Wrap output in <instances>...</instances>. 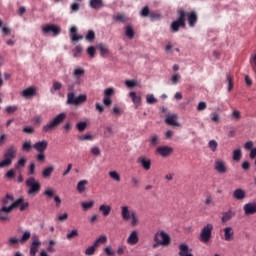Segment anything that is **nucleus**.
I'll return each instance as SVG.
<instances>
[{"label": "nucleus", "instance_id": "obj_1", "mask_svg": "<svg viewBox=\"0 0 256 256\" xmlns=\"http://www.w3.org/2000/svg\"><path fill=\"white\" fill-rule=\"evenodd\" d=\"M19 239H20L21 245H25V243H27V241L31 239L32 243L30 245L29 255L30 256L37 255V252L39 251V247H41V240L39 239V236L37 234H33L31 236V231L25 230Z\"/></svg>", "mask_w": 256, "mask_h": 256}, {"label": "nucleus", "instance_id": "obj_2", "mask_svg": "<svg viewBox=\"0 0 256 256\" xmlns=\"http://www.w3.org/2000/svg\"><path fill=\"white\" fill-rule=\"evenodd\" d=\"M65 119H67V113H59L42 127V133H53V131H56L62 125Z\"/></svg>", "mask_w": 256, "mask_h": 256}, {"label": "nucleus", "instance_id": "obj_3", "mask_svg": "<svg viewBox=\"0 0 256 256\" xmlns=\"http://www.w3.org/2000/svg\"><path fill=\"white\" fill-rule=\"evenodd\" d=\"M17 157V146L10 145L4 152V159L0 161V169L11 167L13 160Z\"/></svg>", "mask_w": 256, "mask_h": 256}, {"label": "nucleus", "instance_id": "obj_4", "mask_svg": "<svg viewBox=\"0 0 256 256\" xmlns=\"http://www.w3.org/2000/svg\"><path fill=\"white\" fill-rule=\"evenodd\" d=\"M153 241L155 242L152 246L153 249H157L160 245L162 247H167L171 245V236L167 232L159 230L154 234Z\"/></svg>", "mask_w": 256, "mask_h": 256}, {"label": "nucleus", "instance_id": "obj_5", "mask_svg": "<svg viewBox=\"0 0 256 256\" xmlns=\"http://www.w3.org/2000/svg\"><path fill=\"white\" fill-rule=\"evenodd\" d=\"M177 14L179 15L178 18L170 25L172 33H178L180 27H182V29L187 27V24L185 23V10L179 9Z\"/></svg>", "mask_w": 256, "mask_h": 256}, {"label": "nucleus", "instance_id": "obj_6", "mask_svg": "<svg viewBox=\"0 0 256 256\" xmlns=\"http://www.w3.org/2000/svg\"><path fill=\"white\" fill-rule=\"evenodd\" d=\"M26 187H28L27 193L35 197V195L41 191V182L35 179V177H30L26 180Z\"/></svg>", "mask_w": 256, "mask_h": 256}, {"label": "nucleus", "instance_id": "obj_7", "mask_svg": "<svg viewBox=\"0 0 256 256\" xmlns=\"http://www.w3.org/2000/svg\"><path fill=\"white\" fill-rule=\"evenodd\" d=\"M213 224L208 223L205 226L202 227L200 231V241L202 243H209L211 241V238L213 237Z\"/></svg>", "mask_w": 256, "mask_h": 256}, {"label": "nucleus", "instance_id": "obj_8", "mask_svg": "<svg viewBox=\"0 0 256 256\" xmlns=\"http://www.w3.org/2000/svg\"><path fill=\"white\" fill-rule=\"evenodd\" d=\"M15 206H17V203H11L9 206H2L0 208V221L2 223L11 221L10 213L15 209Z\"/></svg>", "mask_w": 256, "mask_h": 256}, {"label": "nucleus", "instance_id": "obj_9", "mask_svg": "<svg viewBox=\"0 0 256 256\" xmlns=\"http://www.w3.org/2000/svg\"><path fill=\"white\" fill-rule=\"evenodd\" d=\"M85 101H87V95L85 94H80L79 96H75L73 92H70L67 95L68 105H75L77 107L79 105H83Z\"/></svg>", "mask_w": 256, "mask_h": 256}, {"label": "nucleus", "instance_id": "obj_10", "mask_svg": "<svg viewBox=\"0 0 256 256\" xmlns=\"http://www.w3.org/2000/svg\"><path fill=\"white\" fill-rule=\"evenodd\" d=\"M42 33L44 35H49V33H52L54 37H57V35L61 34V27L55 24H47L46 26L42 27Z\"/></svg>", "mask_w": 256, "mask_h": 256}, {"label": "nucleus", "instance_id": "obj_11", "mask_svg": "<svg viewBox=\"0 0 256 256\" xmlns=\"http://www.w3.org/2000/svg\"><path fill=\"white\" fill-rule=\"evenodd\" d=\"M214 169L220 175H225L229 168H227V163L223 159H216L214 162Z\"/></svg>", "mask_w": 256, "mask_h": 256}, {"label": "nucleus", "instance_id": "obj_12", "mask_svg": "<svg viewBox=\"0 0 256 256\" xmlns=\"http://www.w3.org/2000/svg\"><path fill=\"white\" fill-rule=\"evenodd\" d=\"M113 95H115V88L109 87L104 90L103 104L106 107H111V104L113 103L111 97H113Z\"/></svg>", "mask_w": 256, "mask_h": 256}, {"label": "nucleus", "instance_id": "obj_13", "mask_svg": "<svg viewBox=\"0 0 256 256\" xmlns=\"http://www.w3.org/2000/svg\"><path fill=\"white\" fill-rule=\"evenodd\" d=\"M128 245L134 246L139 243V230H132L126 239Z\"/></svg>", "mask_w": 256, "mask_h": 256}, {"label": "nucleus", "instance_id": "obj_14", "mask_svg": "<svg viewBox=\"0 0 256 256\" xmlns=\"http://www.w3.org/2000/svg\"><path fill=\"white\" fill-rule=\"evenodd\" d=\"M185 17H187L189 27H195L199 21V17L195 11L185 12Z\"/></svg>", "mask_w": 256, "mask_h": 256}, {"label": "nucleus", "instance_id": "obj_15", "mask_svg": "<svg viewBox=\"0 0 256 256\" xmlns=\"http://www.w3.org/2000/svg\"><path fill=\"white\" fill-rule=\"evenodd\" d=\"M6 245L9 249H19V245H21V240L17 238V236H10L6 240Z\"/></svg>", "mask_w": 256, "mask_h": 256}, {"label": "nucleus", "instance_id": "obj_16", "mask_svg": "<svg viewBox=\"0 0 256 256\" xmlns=\"http://www.w3.org/2000/svg\"><path fill=\"white\" fill-rule=\"evenodd\" d=\"M21 95L24 99H31L32 97H35V95H37V87L30 86V87L24 89L21 92Z\"/></svg>", "mask_w": 256, "mask_h": 256}, {"label": "nucleus", "instance_id": "obj_17", "mask_svg": "<svg viewBox=\"0 0 256 256\" xmlns=\"http://www.w3.org/2000/svg\"><path fill=\"white\" fill-rule=\"evenodd\" d=\"M137 163L138 165H141L145 171H149V169H151V159H149L147 156L138 157Z\"/></svg>", "mask_w": 256, "mask_h": 256}, {"label": "nucleus", "instance_id": "obj_18", "mask_svg": "<svg viewBox=\"0 0 256 256\" xmlns=\"http://www.w3.org/2000/svg\"><path fill=\"white\" fill-rule=\"evenodd\" d=\"M48 146L49 142H47V140H42L34 143L32 147L37 151V153H45Z\"/></svg>", "mask_w": 256, "mask_h": 256}, {"label": "nucleus", "instance_id": "obj_19", "mask_svg": "<svg viewBox=\"0 0 256 256\" xmlns=\"http://www.w3.org/2000/svg\"><path fill=\"white\" fill-rule=\"evenodd\" d=\"M178 249H179V252H178L179 256H193V253H192L193 249H191L189 245L185 243L180 244Z\"/></svg>", "mask_w": 256, "mask_h": 256}, {"label": "nucleus", "instance_id": "obj_20", "mask_svg": "<svg viewBox=\"0 0 256 256\" xmlns=\"http://www.w3.org/2000/svg\"><path fill=\"white\" fill-rule=\"evenodd\" d=\"M244 215H255L256 202H248L243 206Z\"/></svg>", "mask_w": 256, "mask_h": 256}, {"label": "nucleus", "instance_id": "obj_21", "mask_svg": "<svg viewBox=\"0 0 256 256\" xmlns=\"http://www.w3.org/2000/svg\"><path fill=\"white\" fill-rule=\"evenodd\" d=\"M224 240L229 242V241H234L235 240V230H233V227L228 226L224 228Z\"/></svg>", "mask_w": 256, "mask_h": 256}, {"label": "nucleus", "instance_id": "obj_22", "mask_svg": "<svg viewBox=\"0 0 256 256\" xmlns=\"http://www.w3.org/2000/svg\"><path fill=\"white\" fill-rule=\"evenodd\" d=\"M12 203H16L15 209H17V207H19V211H27V209H29V203L27 201H25V198H23V197L16 199Z\"/></svg>", "mask_w": 256, "mask_h": 256}, {"label": "nucleus", "instance_id": "obj_23", "mask_svg": "<svg viewBox=\"0 0 256 256\" xmlns=\"http://www.w3.org/2000/svg\"><path fill=\"white\" fill-rule=\"evenodd\" d=\"M156 151L161 155V157H169V155L173 153V148L170 146H160Z\"/></svg>", "mask_w": 256, "mask_h": 256}, {"label": "nucleus", "instance_id": "obj_24", "mask_svg": "<svg viewBox=\"0 0 256 256\" xmlns=\"http://www.w3.org/2000/svg\"><path fill=\"white\" fill-rule=\"evenodd\" d=\"M234 199H237V201H243L245 197H247V193L242 188H237L233 192Z\"/></svg>", "mask_w": 256, "mask_h": 256}, {"label": "nucleus", "instance_id": "obj_25", "mask_svg": "<svg viewBox=\"0 0 256 256\" xmlns=\"http://www.w3.org/2000/svg\"><path fill=\"white\" fill-rule=\"evenodd\" d=\"M111 205H107V204H101L98 208L99 212L103 215V217H109V215L111 214Z\"/></svg>", "mask_w": 256, "mask_h": 256}, {"label": "nucleus", "instance_id": "obj_26", "mask_svg": "<svg viewBox=\"0 0 256 256\" xmlns=\"http://www.w3.org/2000/svg\"><path fill=\"white\" fill-rule=\"evenodd\" d=\"M89 7H91V9H96L97 11H99V9H103V7H105V4L103 3V0H90Z\"/></svg>", "mask_w": 256, "mask_h": 256}, {"label": "nucleus", "instance_id": "obj_27", "mask_svg": "<svg viewBox=\"0 0 256 256\" xmlns=\"http://www.w3.org/2000/svg\"><path fill=\"white\" fill-rule=\"evenodd\" d=\"M121 217L124 221L131 220V210H129V206H122L121 207Z\"/></svg>", "mask_w": 256, "mask_h": 256}, {"label": "nucleus", "instance_id": "obj_28", "mask_svg": "<svg viewBox=\"0 0 256 256\" xmlns=\"http://www.w3.org/2000/svg\"><path fill=\"white\" fill-rule=\"evenodd\" d=\"M165 123H167V125H172V127H179V123L177 122V115L175 114L166 117Z\"/></svg>", "mask_w": 256, "mask_h": 256}, {"label": "nucleus", "instance_id": "obj_29", "mask_svg": "<svg viewBox=\"0 0 256 256\" xmlns=\"http://www.w3.org/2000/svg\"><path fill=\"white\" fill-rule=\"evenodd\" d=\"M2 207H7V205L14 203L15 197L11 194H6L5 197L1 198Z\"/></svg>", "mask_w": 256, "mask_h": 256}, {"label": "nucleus", "instance_id": "obj_30", "mask_svg": "<svg viewBox=\"0 0 256 256\" xmlns=\"http://www.w3.org/2000/svg\"><path fill=\"white\" fill-rule=\"evenodd\" d=\"M70 37H71V41H80V39H83V36L77 34V28L75 26H72L70 28Z\"/></svg>", "mask_w": 256, "mask_h": 256}, {"label": "nucleus", "instance_id": "obj_31", "mask_svg": "<svg viewBox=\"0 0 256 256\" xmlns=\"http://www.w3.org/2000/svg\"><path fill=\"white\" fill-rule=\"evenodd\" d=\"M53 171H55V166L51 165V166L46 167L42 171V177L44 179H49V177H51V175H53Z\"/></svg>", "mask_w": 256, "mask_h": 256}, {"label": "nucleus", "instance_id": "obj_32", "mask_svg": "<svg viewBox=\"0 0 256 256\" xmlns=\"http://www.w3.org/2000/svg\"><path fill=\"white\" fill-rule=\"evenodd\" d=\"M88 183H89V181H87V180L79 181L77 184L78 193H85Z\"/></svg>", "mask_w": 256, "mask_h": 256}, {"label": "nucleus", "instance_id": "obj_33", "mask_svg": "<svg viewBox=\"0 0 256 256\" xmlns=\"http://www.w3.org/2000/svg\"><path fill=\"white\" fill-rule=\"evenodd\" d=\"M235 217V213L231 210H228L227 212H224L222 214V223H227V221H231Z\"/></svg>", "mask_w": 256, "mask_h": 256}, {"label": "nucleus", "instance_id": "obj_34", "mask_svg": "<svg viewBox=\"0 0 256 256\" xmlns=\"http://www.w3.org/2000/svg\"><path fill=\"white\" fill-rule=\"evenodd\" d=\"M130 223L132 227H137V225H139V217L135 211L130 212Z\"/></svg>", "mask_w": 256, "mask_h": 256}, {"label": "nucleus", "instance_id": "obj_35", "mask_svg": "<svg viewBox=\"0 0 256 256\" xmlns=\"http://www.w3.org/2000/svg\"><path fill=\"white\" fill-rule=\"evenodd\" d=\"M107 243V235L102 234L94 241V247H99V245H105Z\"/></svg>", "mask_w": 256, "mask_h": 256}, {"label": "nucleus", "instance_id": "obj_36", "mask_svg": "<svg viewBox=\"0 0 256 256\" xmlns=\"http://www.w3.org/2000/svg\"><path fill=\"white\" fill-rule=\"evenodd\" d=\"M69 219V214L67 212H64L62 214H58L56 217H55V221L57 223H65V221H67Z\"/></svg>", "mask_w": 256, "mask_h": 256}, {"label": "nucleus", "instance_id": "obj_37", "mask_svg": "<svg viewBox=\"0 0 256 256\" xmlns=\"http://www.w3.org/2000/svg\"><path fill=\"white\" fill-rule=\"evenodd\" d=\"M130 97L135 107H139L141 105V96H138L135 92H130Z\"/></svg>", "mask_w": 256, "mask_h": 256}, {"label": "nucleus", "instance_id": "obj_38", "mask_svg": "<svg viewBox=\"0 0 256 256\" xmlns=\"http://www.w3.org/2000/svg\"><path fill=\"white\" fill-rule=\"evenodd\" d=\"M26 163H27V158L21 157V158L17 161V163L15 164L14 167H15V169H17V170H20V169H23V167H25Z\"/></svg>", "mask_w": 256, "mask_h": 256}, {"label": "nucleus", "instance_id": "obj_39", "mask_svg": "<svg viewBox=\"0 0 256 256\" xmlns=\"http://www.w3.org/2000/svg\"><path fill=\"white\" fill-rule=\"evenodd\" d=\"M97 49L100 51V55H102V57H105V55H109V48H107V46H105L104 44H98Z\"/></svg>", "mask_w": 256, "mask_h": 256}, {"label": "nucleus", "instance_id": "obj_40", "mask_svg": "<svg viewBox=\"0 0 256 256\" xmlns=\"http://www.w3.org/2000/svg\"><path fill=\"white\" fill-rule=\"evenodd\" d=\"M73 75L75 77V79H81V77H83L85 75V69L79 67L76 68L73 72Z\"/></svg>", "mask_w": 256, "mask_h": 256}, {"label": "nucleus", "instance_id": "obj_41", "mask_svg": "<svg viewBox=\"0 0 256 256\" xmlns=\"http://www.w3.org/2000/svg\"><path fill=\"white\" fill-rule=\"evenodd\" d=\"M95 206V201L90 200L89 202H82L81 207L84 209V211H89V209H93Z\"/></svg>", "mask_w": 256, "mask_h": 256}, {"label": "nucleus", "instance_id": "obj_42", "mask_svg": "<svg viewBox=\"0 0 256 256\" xmlns=\"http://www.w3.org/2000/svg\"><path fill=\"white\" fill-rule=\"evenodd\" d=\"M126 37H128V39H133V37H135V30H133V26H126Z\"/></svg>", "mask_w": 256, "mask_h": 256}, {"label": "nucleus", "instance_id": "obj_43", "mask_svg": "<svg viewBox=\"0 0 256 256\" xmlns=\"http://www.w3.org/2000/svg\"><path fill=\"white\" fill-rule=\"evenodd\" d=\"M61 87H63L61 82H53L52 88L50 89V93H52V95H55V92L60 91Z\"/></svg>", "mask_w": 256, "mask_h": 256}, {"label": "nucleus", "instance_id": "obj_44", "mask_svg": "<svg viewBox=\"0 0 256 256\" xmlns=\"http://www.w3.org/2000/svg\"><path fill=\"white\" fill-rule=\"evenodd\" d=\"M109 177L110 179H113V181H116L117 183L121 181V175H119V173L115 170L109 172Z\"/></svg>", "mask_w": 256, "mask_h": 256}, {"label": "nucleus", "instance_id": "obj_45", "mask_svg": "<svg viewBox=\"0 0 256 256\" xmlns=\"http://www.w3.org/2000/svg\"><path fill=\"white\" fill-rule=\"evenodd\" d=\"M146 103H148V105H155V103H157V98H155V95L153 94H147Z\"/></svg>", "mask_w": 256, "mask_h": 256}, {"label": "nucleus", "instance_id": "obj_46", "mask_svg": "<svg viewBox=\"0 0 256 256\" xmlns=\"http://www.w3.org/2000/svg\"><path fill=\"white\" fill-rule=\"evenodd\" d=\"M95 251H97V246H95V244H93L92 246H89V247L85 250V255H87V256H93V255H95Z\"/></svg>", "mask_w": 256, "mask_h": 256}, {"label": "nucleus", "instance_id": "obj_47", "mask_svg": "<svg viewBox=\"0 0 256 256\" xmlns=\"http://www.w3.org/2000/svg\"><path fill=\"white\" fill-rule=\"evenodd\" d=\"M208 147L213 153H215V151H217V147H219V143H217L215 140H210L208 142Z\"/></svg>", "mask_w": 256, "mask_h": 256}, {"label": "nucleus", "instance_id": "obj_48", "mask_svg": "<svg viewBox=\"0 0 256 256\" xmlns=\"http://www.w3.org/2000/svg\"><path fill=\"white\" fill-rule=\"evenodd\" d=\"M113 19L118 23H125V21H127V16H125V14H117Z\"/></svg>", "mask_w": 256, "mask_h": 256}, {"label": "nucleus", "instance_id": "obj_49", "mask_svg": "<svg viewBox=\"0 0 256 256\" xmlns=\"http://www.w3.org/2000/svg\"><path fill=\"white\" fill-rule=\"evenodd\" d=\"M241 157H243V154L241 153V149H236L233 151L234 161H241Z\"/></svg>", "mask_w": 256, "mask_h": 256}, {"label": "nucleus", "instance_id": "obj_50", "mask_svg": "<svg viewBox=\"0 0 256 256\" xmlns=\"http://www.w3.org/2000/svg\"><path fill=\"white\" fill-rule=\"evenodd\" d=\"M75 237H79V231L77 229L72 230L70 233L66 235V239L71 240Z\"/></svg>", "mask_w": 256, "mask_h": 256}, {"label": "nucleus", "instance_id": "obj_51", "mask_svg": "<svg viewBox=\"0 0 256 256\" xmlns=\"http://www.w3.org/2000/svg\"><path fill=\"white\" fill-rule=\"evenodd\" d=\"M170 81L172 83V85H177V83H179V81H181V75L179 74H174L171 76Z\"/></svg>", "mask_w": 256, "mask_h": 256}, {"label": "nucleus", "instance_id": "obj_52", "mask_svg": "<svg viewBox=\"0 0 256 256\" xmlns=\"http://www.w3.org/2000/svg\"><path fill=\"white\" fill-rule=\"evenodd\" d=\"M76 128L80 133H83V131L87 129V122H78Z\"/></svg>", "mask_w": 256, "mask_h": 256}, {"label": "nucleus", "instance_id": "obj_53", "mask_svg": "<svg viewBox=\"0 0 256 256\" xmlns=\"http://www.w3.org/2000/svg\"><path fill=\"white\" fill-rule=\"evenodd\" d=\"M44 195L49 199H52V197H55V190L52 188H48L44 191Z\"/></svg>", "mask_w": 256, "mask_h": 256}, {"label": "nucleus", "instance_id": "obj_54", "mask_svg": "<svg viewBox=\"0 0 256 256\" xmlns=\"http://www.w3.org/2000/svg\"><path fill=\"white\" fill-rule=\"evenodd\" d=\"M159 142H160L159 136L157 134L152 135L150 139V145H153L155 147V145H159Z\"/></svg>", "mask_w": 256, "mask_h": 256}, {"label": "nucleus", "instance_id": "obj_55", "mask_svg": "<svg viewBox=\"0 0 256 256\" xmlns=\"http://www.w3.org/2000/svg\"><path fill=\"white\" fill-rule=\"evenodd\" d=\"M32 147L33 146L31 145V141H26L22 145V151H26L28 153L29 151H31Z\"/></svg>", "mask_w": 256, "mask_h": 256}, {"label": "nucleus", "instance_id": "obj_56", "mask_svg": "<svg viewBox=\"0 0 256 256\" xmlns=\"http://www.w3.org/2000/svg\"><path fill=\"white\" fill-rule=\"evenodd\" d=\"M211 121L213 123H219V121H221V116L217 112H214L211 114Z\"/></svg>", "mask_w": 256, "mask_h": 256}, {"label": "nucleus", "instance_id": "obj_57", "mask_svg": "<svg viewBox=\"0 0 256 256\" xmlns=\"http://www.w3.org/2000/svg\"><path fill=\"white\" fill-rule=\"evenodd\" d=\"M86 41H95V31L89 30L86 35Z\"/></svg>", "mask_w": 256, "mask_h": 256}, {"label": "nucleus", "instance_id": "obj_58", "mask_svg": "<svg viewBox=\"0 0 256 256\" xmlns=\"http://www.w3.org/2000/svg\"><path fill=\"white\" fill-rule=\"evenodd\" d=\"M231 117L234 121H239L241 119V112L239 110H234Z\"/></svg>", "mask_w": 256, "mask_h": 256}, {"label": "nucleus", "instance_id": "obj_59", "mask_svg": "<svg viewBox=\"0 0 256 256\" xmlns=\"http://www.w3.org/2000/svg\"><path fill=\"white\" fill-rule=\"evenodd\" d=\"M92 155H95L96 157H99V155H101V149L98 146H93L90 149Z\"/></svg>", "mask_w": 256, "mask_h": 256}, {"label": "nucleus", "instance_id": "obj_60", "mask_svg": "<svg viewBox=\"0 0 256 256\" xmlns=\"http://www.w3.org/2000/svg\"><path fill=\"white\" fill-rule=\"evenodd\" d=\"M227 81H228V91H233V77L231 74L227 75Z\"/></svg>", "mask_w": 256, "mask_h": 256}, {"label": "nucleus", "instance_id": "obj_61", "mask_svg": "<svg viewBox=\"0 0 256 256\" xmlns=\"http://www.w3.org/2000/svg\"><path fill=\"white\" fill-rule=\"evenodd\" d=\"M104 253H106V255H108V256L115 255V252L113 251V248L111 246H106L104 248Z\"/></svg>", "mask_w": 256, "mask_h": 256}, {"label": "nucleus", "instance_id": "obj_62", "mask_svg": "<svg viewBox=\"0 0 256 256\" xmlns=\"http://www.w3.org/2000/svg\"><path fill=\"white\" fill-rule=\"evenodd\" d=\"M23 132L27 133L28 135H32V133H35V128L32 126H26L23 128Z\"/></svg>", "mask_w": 256, "mask_h": 256}, {"label": "nucleus", "instance_id": "obj_63", "mask_svg": "<svg viewBox=\"0 0 256 256\" xmlns=\"http://www.w3.org/2000/svg\"><path fill=\"white\" fill-rule=\"evenodd\" d=\"M131 183H132L133 187H139V183H141V180L137 177H132Z\"/></svg>", "mask_w": 256, "mask_h": 256}, {"label": "nucleus", "instance_id": "obj_64", "mask_svg": "<svg viewBox=\"0 0 256 256\" xmlns=\"http://www.w3.org/2000/svg\"><path fill=\"white\" fill-rule=\"evenodd\" d=\"M28 175H35V163L31 162L28 168Z\"/></svg>", "mask_w": 256, "mask_h": 256}]
</instances>
